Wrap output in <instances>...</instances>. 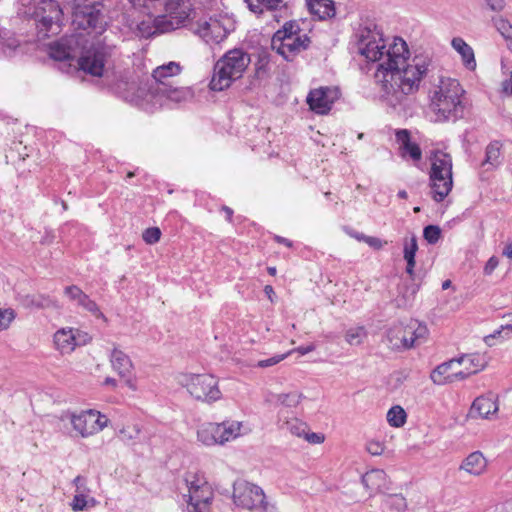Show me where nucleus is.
Returning <instances> with one entry per match:
<instances>
[{"label": "nucleus", "instance_id": "f257e3e1", "mask_svg": "<svg viewBox=\"0 0 512 512\" xmlns=\"http://www.w3.org/2000/svg\"><path fill=\"white\" fill-rule=\"evenodd\" d=\"M354 36L358 52L368 61L378 62L374 80L379 100L393 109L408 107L410 96L419 90L431 60L415 56L411 63H407V43L395 37L387 47L382 32L374 23L360 25Z\"/></svg>", "mask_w": 512, "mask_h": 512}, {"label": "nucleus", "instance_id": "f03ea898", "mask_svg": "<svg viewBox=\"0 0 512 512\" xmlns=\"http://www.w3.org/2000/svg\"><path fill=\"white\" fill-rule=\"evenodd\" d=\"M192 97L188 87L174 86L173 83H157V85H138L132 83L124 94V99L141 109L153 111L161 106L164 99L180 103Z\"/></svg>", "mask_w": 512, "mask_h": 512}, {"label": "nucleus", "instance_id": "7ed1b4c3", "mask_svg": "<svg viewBox=\"0 0 512 512\" xmlns=\"http://www.w3.org/2000/svg\"><path fill=\"white\" fill-rule=\"evenodd\" d=\"M464 90L456 79H441L440 84L433 91L430 107L438 121L458 119L463 116L464 105L462 96Z\"/></svg>", "mask_w": 512, "mask_h": 512}, {"label": "nucleus", "instance_id": "20e7f679", "mask_svg": "<svg viewBox=\"0 0 512 512\" xmlns=\"http://www.w3.org/2000/svg\"><path fill=\"white\" fill-rule=\"evenodd\" d=\"M250 61V55L242 49L227 51L214 65L210 89L223 91L229 88L235 80L242 77Z\"/></svg>", "mask_w": 512, "mask_h": 512}, {"label": "nucleus", "instance_id": "39448f33", "mask_svg": "<svg viewBox=\"0 0 512 512\" xmlns=\"http://www.w3.org/2000/svg\"><path fill=\"white\" fill-rule=\"evenodd\" d=\"M429 181L433 200L442 202L453 187L452 157L450 154L441 150L433 153Z\"/></svg>", "mask_w": 512, "mask_h": 512}, {"label": "nucleus", "instance_id": "423d86ee", "mask_svg": "<svg viewBox=\"0 0 512 512\" xmlns=\"http://www.w3.org/2000/svg\"><path fill=\"white\" fill-rule=\"evenodd\" d=\"M235 29V22L227 14H216L210 11L193 25L192 30L207 44L222 42Z\"/></svg>", "mask_w": 512, "mask_h": 512}, {"label": "nucleus", "instance_id": "0eeeda50", "mask_svg": "<svg viewBox=\"0 0 512 512\" xmlns=\"http://www.w3.org/2000/svg\"><path fill=\"white\" fill-rule=\"evenodd\" d=\"M428 336L425 324L411 319L406 325L395 324L387 330V341L394 350H408L423 343Z\"/></svg>", "mask_w": 512, "mask_h": 512}, {"label": "nucleus", "instance_id": "6e6552de", "mask_svg": "<svg viewBox=\"0 0 512 512\" xmlns=\"http://www.w3.org/2000/svg\"><path fill=\"white\" fill-rule=\"evenodd\" d=\"M185 482L188 487L187 510L188 512H209L214 493L201 472H188L185 475Z\"/></svg>", "mask_w": 512, "mask_h": 512}, {"label": "nucleus", "instance_id": "1a4fd4ad", "mask_svg": "<svg viewBox=\"0 0 512 512\" xmlns=\"http://www.w3.org/2000/svg\"><path fill=\"white\" fill-rule=\"evenodd\" d=\"M37 36L44 39L61 31L63 11L55 0H40L34 10Z\"/></svg>", "mask_w": 512, "mask_h": 512}, {"label": "nucleus", "instance_id": "9d476101", "mask_svg": "<svg viewBox=\"0 0 512 512\" xmlns=\"http://www.w3.org/2000/svg\"><path fill=\"white\" fill-rule=\"evenodd\" d=\"M61 421L68 420L77 436L88 438L102 431L108 424V419L99 411L89 409L80 413L64 412Z\"/></svg>", "mask_w": 512, "mask_h": 512}, {"label": "nucleus", "instance_id": "9b49d317", "mask_svg": "<svg viewBox=\"0 0 512 512\" xmlns=\"http://www.w3.org/2000/svg\"><path fill=\"white\" fill-rule=\"evenodd\" d=\"M193 15L186 8H181L176 14L167 13L157 16L153 21L143 20L137 25V33L140 37L149 38L157 34L166 33L184 25Z\"/></svg>", "mask_w": 512, "mask_h": 512}, {"label": "nucleus", "instance_id": "f8f14e48", "mask_svg": "<svg viewBox=\"0 0 512 512\" xmlns=\"http://www.w3.org/2000/svg\"><path fill=\"white\" fill-rule=\"evenodd\" d=\"M233 500L237 506L255 511H266L268 503L261 487L245 480L233 484Z\"/></svg>", "mask_w": 512, "mask_h": 512}, {"label": "nucleus", "instance_id": "ddd939ff", "mask_svg": "<svg viewBox=\"0 0 512 512\" xmlns=\"http://www.w3.org/2000/svg\"><path fill=\"white\" fill-rule=\"evenodd\" d=\"M184 386L191 396L206 403L219 400L222 393L218 387V380L210 374H194L185 377Z\"/></svg>", "mask_w": 512, "mask_h": 512}, {"label": "nucleus", "instance_id": "4468645a", "mask_svg": "<svg viewBox=\"0 0 512 512\" xmlns=\"http://www.w3.org/2000/svg\"><path fill=\"white\" fill-rule=\"evenodd\" d=\"M285 31H276L271 40V47L285 60L292 61L296 55L306 50L311 40L306 34L289 36Z\"/></svg>", "mask_w": 512, "mask_h": 512}, {"label": "nucleus", "instance_id": "2eb2a0df", "mask_svg": "<svg viewBox=\"0 0 512 512\" xmlns=\"http://www.w3.org/2000/svg\"><path fill=\"white\" fill-rule=\"evenodd\" d=\"M216 0H129L133 6L145 7L150 9L155 7L157 3L164 6L167 13L176 14L181 8H186L188 13L197 15V10H210V5Z\"/></svg>", "mask_w": 512, "mask_h": 512}, {"label": "nucleus", "instance_id": "dca6fc26", "mask_svg": "<svg viewBox=\"0 0 512 512\" xmlns=\"http://www.w3.org/2000/svg\"><path fill=\"white\" fill-rule=\"evenodd\" d=\"M102 10L103 8L73 10V25L78 29L101 33L106 25Z\"/></svg>", "mask_w": 512, "mask_h": 512}, {"label": "nucleus", "instance_id": "f3484780", "mask_svg": "<svg viewBox=\"0 0 512 512\" xmlns=\"http://www.w3.org/2000/svg\"><path fill=\"white\" fill-rule=\"evenodd\" d=\"M106 52L103 46H93L78 59L80 68L93 76H101L104 70Z\"/></svg>", "mask_w": 512, "mask_h": 512}, {"label": "nucleus", "instance_id": "a211bd4d", "mask_svg": "<svg viewBox=\"0 0 512 512\" xmlns=\"http://www.w3.org/2000/svg\"><path fill=\"white\" fill-rule=\"evenodd\" d=\"M336 99V91L329 87L313 89L307 96V104L317 114H327Z\"/></svg>", "mask_w": 512, "mask_h": 512}, {"label": "nucleus", "instance_id": "6ab92c4d", "mask_svg": "<svg viewBox=\"0 0 512 512\" xmlns=\"http://www.w3.org/2000/svg\"><path fill=\"white\" fill-rule=\"evenodd\" d=\"M80 37L72 35L54 42L49 47V55L56 61L74 60L78 57L77 45Z\"/></svg>", "mask_w": 512, "mask_h": 512}, {"label": "nucleus", "instance_id": "aec40b11", "mask_svg": "<svg viewBox=\"0 0 512 512\" xmlns=\"http://www.w3.org/2000/svg\"><path fill=\"white\" fill-rule=\"evenodd\" d=\"M110 361L113 370L116 371L121 378L125 379L126 385L130 389L136 390L135 382L132 379L133 364L130 357L122 350L114 348L110 355Z\"/></svg>", "mask_w": 512, "mask_h": 512}, {"label": "nucleus", "instance_id": "412c9836", "mask_svg": "<svg viewBox=\"0 0 512 512\" xmlns=\"http://www.w3.org/2000/svg\"><path fill=\"white\" fill-rule=\"evenodd\" d=\"M499 407L496 397L493 394L477 397L470 408L469 416L471 418H490L498 411Z\"/></svg>", "mask_w": 512, "mask_h": 512}, {"label": "nucleus", "instance_id": "4be33fe9", "mask_svg": "<svg viewBox=\"0 0 512 512\" xmlns=\"http://www.w3.org/2000/svg\"><path fill=\"white\" fill-rule=\"evenodd\" d=\"M396 141L399 143L400 155L403 158L409 156L413 161H420L422 151L419 145L411 141L410 132L407 129H399L395 133Z\"/></svg>", "mask_w": 512, "mask_h": 512}, {"label": "nucleus", "instance_id": "5701e85b", "mask_svg": "<svg viewBox=\"0 0 512 512\" xmlns=\"http://www.w3.org/2000/svg\"><path fill=\"white\" fill-rule=\"evenodd\" d=\"M64 294L71 300L75 301L79 306L85 310L91 312L96 316L103 317L100 312L98 305L95 301L91 300L87 294H85L78 286L70 285L65 287Z\"/></svg>", "mask_w": 512, "mask_h": 512}, {"label": "nucleus", "instance_id": "b1692460", "mask_svg": "<svg viewBox=\"0 0 512 512\" xmlns=\"http://www.w3.org/2000/svg\"><path fill=\"white\" fill-rule=\"evenodd\" d=\"M362 483L372 492L384 493L389 489L388 477L382 469H372L362 476Z\"/></svg>", "mask_w": 512, "mask_h": 512}, {"label": "nucleus", "instance_id": "393cba45", "mask_svg": "<svg viewBox=\"0 0 512 512\" xmlns=\"http://www.w3.org/2000/svg\"><path fill=\"white\" fill-rule=\"evenodd\" d=\"M181 67L176 62H169L157 67L152 73V79L141 85H157V83H173L172 77L180 73Z\"/></svg>", "mask_w": 512, "mask_h": 512}, {"label": "nucleus", "instance_id": "a878e982", "mask_svg": "<svg viewBox=\"0 0 512 512\" xmlns=\"http://www.w3.org/2000/svg\"><path fill=\"white\" fill-rule=\"evenodd\" d=\"M502 144L498 140L491 141L485 149V158L481 163L486 170L495 169L502 164Z\"/></svg>", "mask_w": 512, "mask_h": 512}, {"label": "nucleus", "instance_id": "bb28decb", "mask_svg": "<svg viewBox=\"0 0 512 512\" xmlns=\"http://www.w3.org/2000/svg\"><path fill=\"white\" fill-rule=\"evenodd\" d=\"M22 304L26 308L47 309L58 308V302L50 295L27 294L22 297Z\"/></svg>", "mask_w": 512, "mask_h": 512}, {"label": "nucleus", "instance_id": "cd10ccee", "mask_svg": "<svg viewBox=\"0 0 512 512\" xmlns=\"http://www.w3.org/2000/svg\"><path fill=\"white\" fill-rule=\"evenodd\" d=\"M486 467L487 461L480 451L469 454L460 466L461 469L475 476L481 475Z\"/></svg>", "mask_w": 512, "mask_h": 512}, {"label": "nucleus", "instance_id": "c85d7f7f", "mask_svg": "<svg viewBox=\"0 0 512 512\" xmlns=\"http://www.w3.org/2000/svg\"><path fill=\"white\" fill-rule=\"evenodd\" d=\"M451 45L461 55L465 67L469 70H474L476 68V60L472 47L460 37L453 38Z\"/></svg>", "mask_w": 512, "mask_h": 512}, {"label": "nucleus", "instance_id": "c756f323", "mask_svg": "<svg viewBox=\"0 0 512 512\" xmlns=\"http://www.w3.org/2000/svg\"><path fill=\"white\" fill-rule=\"evenodd\" d=\"M218 423H205L197 431L198 440L206 446L220 444Z\"/></svg>", "mask_w": 512, "mask_h": 512}, {"label": "nucleus", "instance_id": "7c9ffc66", "mask_svg": "<svg viewBox=\"0 0 512 512\" xmlns=\"http://www.w3.org/2000/svg\"><path fill=\"white\" fill-rule=\"evenodd\" d=\"M54 343L61 353H69L77 346L73 329H60L54 334Z\"/></svg>", "mask_w": 512, "mask_h": 512}, {"label": "nucleus", "instance_id": "2f4dec72", "mask_svg": "<svg viewBox=\"0 0 512 512\" xmlns=\"http://www.w3.org/2000/svg\"><path fill=\"white\" fill-rule=\"evenodd\" d=\"M310 12L324 20L335 16V6L332 0H307Z\"/></svg>", "mask_w": 512, "mask_h": 512}, {"label": "nucleus", "instance_id": "473e14b6", "mask_svg": "<svg viewBox=\"0 0 512 512\" xmlns=\"http://www.w3.org/2000/svg\"><path fill=\"white\" fill-rule=\"evenodd\" d=\"M456 360L457 364L468 363L466 368H469L473 374L482 371L487 365L486 356L480 353L463 354Z\"/></svg>", "mask_w": 512, "mask_h": 512}, {"label": "nucleus", "instance_id": "72a5a7b5", "mask_svg": "<svg viewBox=\"0 0 512 512\" xmlns=\"http://www.w3.org/2000/svg\"><path fill=\"white\" fill-rule=\"evenodd\" d=\"M251 11L263 13L266 11H277L286 8L284 0H245Z\"/></svg>", "mask_w": 512, "mask_h": 512}, {"label": "nucleus", "instance_id": "f704fd0d", "mask_svg": "<svg viewBox=\"0 0 512 512\" xmlns=\"http://www.w3.org/2000/svg\"><path fill=\"white\" fill-rule=\"evenodd\" d=\"M455 363H457V360L456 358H453L438 365L430 375L432 382L437 385H443L448 382L450 383V377H452V374L449 372Z\"/></svg>", "mask_w": 512, "mask_h": 512}, {"label": "nucleus", "instance_id": "c9c22d12", "mask_svg": "<svg viewBox=\"0 0 512 512\" xmlns=\"http://www.w3.org/2000/svg\"><path fill=\"white\" fill-rule=\"evenodd\" d=\"M220 432V444L231 441L240 435L242 423L238 421H223L218 423Z\"/></svg>", "mask_w": 512, "mask_h": 512}, {"label": "nucleus", "instance_id": "e433bc0d", "mask_svg": "<svg viewBox=\"0 0 512 512\" xmlns=\"http://www.w3.org/2000/svg\"><path fill=\"white\" fill-rule=\"evenodd\" d=\"M491 22L494 28L501 34V36L507 42V48L512 43V24L508 19L500 14H497L491 18Z\"/></svg>", "mask_w": 512, "mask_h": 512}, {"label": "nucleus", "instance_id": "4c0bfd02", "mask_svg": "<svg viewBox=\"0 0 512 512\" xmlns=\"http://www.w3.org/2000/svg\"><path fill=\"white\" fill-rule=\"evenodd\" d=\"M141 427L138 424L127 425L121 428L117 436L126 445H134L140 440Z\"/></svg>", "mask_w": 512, "mask_h": 512}, {"label": "nucleus", "instance_id": "58836bf2", "mask_svg": "<svg viewBox=\"0 0 512 512\" xmlns=\"http://www.w3.org/2000/svg\"><path fill=\"white\" fill-rule=\"evenodd\" d=\"M406 418L405 410L399 405L391 407L387 412V421L392 427H402L406 423Z\"/></svg>", "mask_w": 512, "mask_h": 512}, {"label": "nucleus", "instance_id": "ea45409f", "mask_svg": "<svg viewBox=\"0 0 512 512\" xmlns=\"http://www.w3.org/2000/svg\"><path fill=\"white\" fill-rule=\"evenodd\" d=\"M406 260L405 271L412 280H418L425 276V269L420 266L416 258H404Z\"/></svg>", "mask_w": 512, "mask_h": 512}, {"label": "nucleus", "instance_id": "a19ab883", "mask_svg": "<svg viewBox=\"0 0 512 512\" xmlns=\"http://www.w3.org/2000/svg\"><path fill=\"white\" fill-rule=\"evenodd\" d=\"M386 505L398 512H402L407 508L406 499L401 494H391L386 498Z\"/></svg>", "mask_w": 512, "mask_h": 512}, {"label": "nucleus", "instance_id": "79ce46f5", "mask_svg": "<svg viewBox=\"0 0 512 512\" xmlns=\"http://www.w3.org/2000/svg\"><path fill=\"white\" fill-rule=\"evenodd\" d=\"M90 502L92 506L95 504V500L90 498L89 495L75 494L71 503V507L74 511H83L86 507H88Z\"/></svg>", "mask_w": 512, "mask_h": 512}, {"label": "nucleus", "instance_id": "37998d69", "mask_svg": "<svg viewBox=\"0 0 512 512\" xmlns=\"http://www.w3.org/2000/svg\"><path fill=\"white\" fill-rule=\"evenodd\" d=\"M302 397L303 395L301 393L293 391L286 394H280L278 396V401L287 407H295L300 403Z\"/></svg>", "mask_w": 512, "mask_h": 512}, {"label": "nucleus", "instance_id": "c03bdc74", "mask_svg": "<svg viewBox=\"0 0 512 512\" xmlns=\"http://www.w3.org/2000/svg\"><path fill=\"white\" fill-rule=\"evenodd\" d=\"M365 336L364 328H351L346 332L345 339L350 345H359Z\"/></svg>", "mask_w": 512, "mask_h": 512}, {"label": "nucleus", "instance_id": "a18cd8bd", "mask_svg": "<svg viewBox=\"0 0 512 512\" xmlns=\"http://www.w3.org/2000/svg\"><path fill=\"white\" fill-rule=\"evenodd\" d=\"M440 236L441 229L436 225H428L423 230V237L430 244L437 243Z\"/></svg>", "mask_w": 512, "mask_h": 512}, {"label": "nucleus", "instance_id": "49530a36", "mask_svg": "<svg viewBox=\"0 0 512 512\" xmlns=\"http://www.w3.org/2000/svg\"><path fill=\"white\" fill-rule=\"evenodd\" d=\"M16 313L11 308L0 309V331L6 330L15 319Z\"/></svg>", "mask_w": 512, "mask_h": 512}, {"label": "nucleus", "instance_id": "de8ad7c7", "mask_svg": "<svg viewBox=\"0 0 512 512\" xmlns=\"http://www.w3.org/2000/svg\"><path fill=\"white\" fill-rule=\"evenodd\" d=\"M18 46V40L13 37H9L7 39H3L0 41V50L6 56H11L14 53V51L18 48Z\"/></svg>", "mask_w": 512, "mask_h": 512}, {"label": "nucleus", "instance_id": "09e8293b", "mask_svg": "<svg viewBox=\"0 0 512 512\" xmlns=\"http://www.w3.org/2000/svg\"><path fill=\"white\" fill-rule=\"evenodd\" d=\"M103 8L102 0H74L73 10Z\"/></svg>", "mask_w": 512, "mask_h": 512}, {"label": "nucleus", "instance_id": "8fccbe9b", "mask_svg": "<svg viewBox=\"0 0 512 512\" xmlns=\"http://www.w3.org/2000/svg\"><path fill=\"white\" fill-rule=\"evenodd\" d=\"M403 245H404V248H403L404 255L403 256H415L417 249H418L417 239H416L415 235L406 237L404 239Z\"/></svg>", "mask_w": 512, "mask_h": 512}, {"label": "nucleus", "instance_id": "3c124183", "mask_svg": "<svg viewBox=\"0 0 512 512\" xmlns=\"http://www.w3.org/2000/svg\"><path fill=\"white\" fill-rule=\"evenodd\" d=\"M142 237L147 244H154L159 241L161 237V230L158 227L147 228L143 232Z\"/></svg>", "mask_w": 512, "mask_h": 512}, {"label": "nucleus", "instance_id": "603ef678", "mask_svg": "<svg viewBox=\"0 0 512 512\" xmlns=\"http://www.w3.org/2000/svg\"><path fill=\"white\" fill-rule=\"evenodd\" d=\"M357 239L364 241L375 250H380L384 245L387 244V241H383L378 237L366 236L364 234L357 236Z\"/></svg>", "mask_w": 512, "mask_h": 512}, {"label": "nucleus", "instance_id": "864d4df0", "mask_svg": "<svg viewBox=\"0 0 512 512\" xmlns=\"http://www.w3.org/2000/svg\"><path fill=\"white\" fill-rule=\"evenodd\" d=\"M288 354H281V355H275L273 357H270L268 359L259 360L256 364L259 368H267L274 366L284 360L287 357Z\"/></svg>", "mask_w": 512, "mask_h": 512}, {"label": "nucleus", "instance_id": "5fc2aeb1", "mask_svg": "<svg viewBox=\"0 0 512 512\" xmlns=\"http://www.w3.org/2000/svg\"><path fill=\"white\" fill-rule=\"evenodd\" d=\"M76 487V494H90V490L86 485V478L82 476H77L73 481Z\"/></svg>", "mask_w": 512, "mask_h": 512}, {"label": "nucleus", "instance_id": "6e6d98bb", "mask_svg": "<svg viewBox=\"0 0 512 512\" xmlns=\"http://www.w3.org/2000/svg\"><path fill=\"white\" fill-rule=\"evenodd\" d=\"M288 429L290 430V432L296 436H304L305 434V429H306V426L305 424L303 423H300L298 421H294V422H288Z\"/></svg>", "mask_w": 512, "mask_h": 512}, {"label": "nucleus", "instance_id": "4d7b16f0", "mask_svg": "<svg viewBox=\"0 0 512 512\" xmlns=\"http://www.w3.org/2000/svg\"><path fill=\"white\" fill-rule=\"evenodd\" d=\"M279 31H285V34L289 36H301L297 33L299 31V25L294 21L286 22Z\"/></svg>", "mask_w": 512, "mask_h": 512}, {"label": "nucleus", "instance_id": "13d9d810", "mask_svg": "<svg viewBox=\"0 0 512 512\" xmlns=\"http://www.w3.org/2000/svg\"><path fill=\"white\" fill-rule=\"evenodd\" d=\"M487 7L494 12H501L505 6V0H484Z\"/></svg>", "mask_w": 512, "mask_h": 512}, {"label": "nucleus", "instance_id": "bf43d9fd", "mask_svg": "<svg viewBox=\"0 0 512 512\" xmlns=\"http://www.w3.org/2000/svg\"><path fill=\"white\" fill-rule=\"evenodd\" d=\"M366 449L371 455H374V456L381 455L384 450L383 446L379 442H376V441L369 442L367 444Z\"/></svg>", "mask_w": 512, "mask_h": 512}, {"label": "nucleus", "instance_id": "052dcab7", "mask_svg": "<svg viewBox=\"0 0 512 512\" xmlns=\"http://www.w3.org/2000/svg\"><path fill=\"white\" fill-rule=\"evenodd\" d=\"M305 439L312 444H320L324 441L325 437L321 433H306L304 434Z\"/></svg>", "mask_w": 512, "mask_h": 512}, {"label": "nucleus", "instance_id": "680f3d73", "mask_svg": "<svg viewBox=\"0 0 512 512\" xmlns=\"http://www.w3.org/2000/svg\"><path fill=\"white\" fill-rule=\"evenodd\" d=\"M504 331L502 330V327H500L499 329L495 330L492 334H489L487 336L484 337V342L488 345V346H493L494 345V339L498 338V337H502V333Z\"/></svg>", "mask_w": 512, "mask_h": 512}, {"label": "nucleus", "instance_id": "e2e57ef3", "mask_svg": "<svg viewBox=\"0 0 512 512\" xmlns=\"http://www.w3.org/2000/svg\"><path fill=\"white\" fill-rule=\"evenodd\" d=\"M470 375H473V373L469 370V368H465V371H459V372L452 373V377H450V382H453L455 380L466 379Z\"/></svg>", "mask_w": 512, "mask_h": 512}, {"label": "nucleus", "instance_id": "0e129e2a", "mask_svg": "<svg viewBox=\"0 0 512 512\" xmlns=\"http://www.w3.org/2000/svg\"><path fill=\"white\" fill-rule=\"evenodd\" d=\"M499 262H498V258H489V260L487 261L485 267H484V272L485 274L489 275L491 274L494 269L498 266Z\"/></svg>", "mask_w": 512, "mask_h": 512}, {"label": "nucleus", "instance_id": "69168bd1", "mask_svg": "<svg viewBox=\"0 0 512 512\" xmlns=\"http://www.w3.org/2000/svg\"><path fill=\"white\" fill-rule=\"evenodd\" d=\"M314 350H315V345H313V344L306 345V346H300L296 349V351L301 355H306Z\"/></svg>", "mask_w": 512, "mask_h": 512}, {"label": "nucleus", "instance_id": "338daca9", "mask_svg": "<svg viewBox=\"0 0 512 512\" xmlns=\"http://www.w3.org/2000/svg\"><path fill=\"white\" fill-rule=\"evenodd\" d=\"M221 210L225 213L226 220L232 222L233 210L228 206H222Z\"/></svg>", "mask_w": 512, "mask_h": 512}, {"label": "nucleus", "instance_id": "774afa93", "mask_svg": "<svg viewBox=\"0 0 512 512\" xmlns=\"http://www.w3.org/2000/svg\"><path fill=\"white\" fill-rule=\"evenodd\" d=\"M503 87L505 91H510V93L512 94V71L510 74V79L503 83Z\"/></svg>", "mask_w": 512, "mask_h": 512}]
</instances>
